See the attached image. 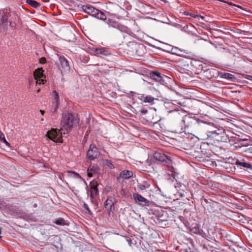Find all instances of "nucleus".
<instances>
[{"label":"nucleus","mask_w":252,"mask_h":252,"mask_svg":"<svg viewBox=\"0 0 252 252\" xmlns=\"http://www.w3.org/2000/svg\"><path fill=\"white\" fill-rule=\"evenodd\" d=\"M154 158L155 159L162 162L164 165L167 168L168 174L170 176V179L173 181L177 175L175 169L172 165V160L171 157L168 155L161 152H157L154 154Z\"/></svg>","instance_id":"obj_1"},{"label":"nucleus","mask_w":252,"mask_h":252,"mask_svg":"<svg viewBox=\"0 0 252 252\" xmlns=\"http://www.w3.org/2000/svg\"><path fill=\"white\" fill-rule=\"evenodd\" d=\"M184 114L183 112V115ZM183 123V130L189 133L190 132H195L197 131L201 124L204 123L202 121H199L195 117H191L188 115H183V119L182 120Z\"/></svg>","instance_id":"obj_2"},{"label":"nucleus","mask_w":252,"mask_h":252,"mask_svg":"<svg viewBox=\"0 0 252 252\" xmlns=\"http://www.w3.org/2000/svg\"><path fill=\"white\" fill-rule=\"evenodd\" d=\"M140 112L142 118L146 121L148 124H155L159 121L156 110L152 108L148 110L142 109L140 110Z\"/></svg>","instance_id":"obj_3"},{"label":"nucleus","mask_w":252,"mask_h":252,"mask_svg":"<svg viewBox=\"0 0 252 252\" xmlns=\"http://www.w3.org/2000/svg\"><path fill=\"white\" fill-rule=\"evenodd\" d=\"M74 123V118L72 114L69 113H63L61 123V130L64 129L66 132H68L72 128Z\"/></svg>","instance_id":"obj_4"},{"label":"nucleus","mask_w":252,"mask_h":252,"mask_svg":"<svg viewBox=\"0 0 252 252\" xmlns=\"http://www.w3.org/2000/svg\"><path fill=\"white\" fill-rule=\"evenodd\" d=\"M62 131L61 129L52 128L47 132L46 136L56 142H62Z\"/></svg>","instance_id":"obj_5"},{"label":"nucleus","mask_w":252,"mask_h":252,"mask_svg":"<svg viewBox=\"0 0 252 252\" xmlns=\"http://www.w3.org/2000/svg\"><path fill=\"white\" fill-rule=\"evenodd\" d=\"M106 23L108 24L109 27L117 29L120 31L126 33H128L129 32V29L127 27L121 25L118 21L112 18H108L107 19Z\"/></svg>","instance_id":"obj_6"},{"label":"nucleus","mask_w":252,"mask_h":252,"mask_svg":"<svg viewBox=\"0 0 252 252\" xmlns=\"http://www.w3.org/2000/svg\"><path fill=\"white\" fill-rule=\"evenodd\" d=\"M133 198L136 204L142 206H149L150 202L141 195L134 193L133 194Z\"/></svg>","instance_id":"obj_7"},{"label":"nucleus","mask_w":252,"mask_h":252,"mask_svg":"<svg viewBox=\"0 0 252 252\" xmlns=\"http://www.w3.org/2000/svg\"><path fill=\"white\" fill-rule=\"evenodd\" d=\"M60 65L62 73L68 72L70 71L69 63L67 59L63 56L58 55Z\"/></svg>","instance_id":"obj_8"},{"label":"nucleus","mask_w":252,"mask_h":252,"mask_svg":"<svg viewBox=\"0 0 252 252\" xmlns=\"http://www.w3.org/2000/svg\"><path fill=\"white\" fill-rule=\"evenodd\" d=\"M98 156L99 152L97 148L94 145L91 144L87 153L88 158L90 160H93L97 158Z\"/></svg>","instance_id":"obj_9"},{"label":"nucleus","mask_w":252,"mask_h":252,"mask_svg":"<svg viewBox=\"0 0 252 252\" xmlns=\"http://www.w3.org/2000/svg\"><path fill=\"white\" fill-rule=\"evenodd\" d=\"M219 134L215 131L210 133V134H208L207 140L208 144H216L219 141Z\"/></svg>","instance_id":"obj_10"},{"label":"nucleus","mask_w":252,"mask_h":252,"mask_svg":"<svg viewBox=\"0 0 252 252\" xmlns=\"http://www.w3.org/2000/svg\"><path fill=\"white\" fill-rule=\"evenodd\" d=\"M97 183L95 181H92L90 183V196L93 198L98 194Z\"/></svg>","instance_id":"obj_11"},{"label":"nucleus","mask_w":252,"mask_h":252,"mask_svg":"<svg viewBox=\"0 0 252 252\" xmlns=\"http://www.w3.org/2000/svg\"><path fill=\"white\" fill-rule=\"evenodd\" d=\"M82 8L85 12L94 17L98 10L91 5H83Z\"/></svg>","instance_id":"obj_12"},{"label":"nucleus","mask_w":252,"mask_h":252,"mask_svg":"<svg viewBox=\"0 0 252 252\" xmlns=\"http://www.w3.org/2000/svg\"><path fill=\"white\" fill-rule=\"evenodd\" d=\"M171 51L172 54L182 57H186V55L189 54V53L186 50L181 49L177 47H172L171 49Z\"/></svg>","instance_id":"obj_13"},{"label":"nucleus","mask_w":252,"mask_h":252,"mask_svg":"<svg viewBox=\"0 0 252 252\" xmlns=\"http://www.w3.org/2000/svg\"><path fill=\"white\" fill-rule=\"evenodd\" d=\"M151 77L155 81L163 83L164 82V79L163 77L161 76L160 73L158 71H153L150 74Z\"/></svg>","instance_id":"obj_14"},{"label":"nucleus","mask_w":252,"mask_h":252,"mask_svg":"<svg viewBox=\"0 0 252 252\" xmlns=\"http://www.w3.org/2000/svg\"><path fill=\"white\" fill-rule=\"evenodd\" d=\"M139 99L143 102L149 103L151 104L154 103L155 98L151 95L142 94L139 97Z\"/></svg>","instance_id":"obj_15"},{"label":"nucleus","mask_w":252,"mask_h":252,"mask_svg":"<svg viewBox=\"0 0 252 252\" xmlns=\"http://www.w3.org/2000/svg\"><path fill=\"white\" fill-rule=\"evenodd\" d=\"M99 168L96 165H91L87 170V175L88 177H92L93 174L98 172Z\"/></svg>","instance_id":"obj_16"},{"label":"nucleus","mask_w":252,"mask_h":252,"mask_svg":"<svg viewBox=\"0 0 252 252\" xmlns=\"http://www.w3.org/2000/svg\"><path fill=\"white\" fill-rule=\"evenodd\" d=\"M43 70L42 68H38L36 69L33 72V76L35 79L39 78H43L44 76Z\"/></svg>","instance_id":"obj_17"},{"label":"nucleus","mask_w":252,"mask_h":252,"mask_svg":"<svg viewBox=\"0 0 252 252\" xmlns=\"http://www.w3.org/2000/svg\"><path fill=\"white\" fill-rule=\"evenodd\" d=\"M133 175L131 171L129 170H124L120 173V176L123 179H129Z\"/></svg>","instance_id":"obj_18"},{"label":"nucleus","mask_w":252,"mask_h":252,"mask_svg":"<svg viewBox=\"0 0 252 252\" xmlns=\"http://www.w3.org/2000/svg\"><path fill=\"white\" fill-rule=\"evenodd\" d=\"M10 16V14L9 12H8L7 11L4 12L3 15L0 18V23H8V20Z\"/></svg>","instance_id":"obj_19"},{"label":"nucleus","mask_w":252,"mask_h":252,"mask_svg":"<svg viewBox=\"0 0 252 252\" xmlns=\"http://www.w3.org/2000/svg\"><path fill=\"white\" fill-rule=\"evenodd\" d=\"M150 187V184L147 181H144L142 184L138 183L137 188L140 190H143Z\"/></svg>","instance_id":"obj_20"},{"label":"nucleus","mask_w":252,"mask_h":252,"mask_svg":"<svg viewBox=\"0 0 252 252\" xmlns=\"http://www.w3.org/2000/svg\"><path fill=\"white\" fill-rule=\"evenodd\" d=\"M104 206L107 210H111L112 207L114 206V202L111 198H107L104 202Z\"/></svg>","instance_id":"obj_21"},{"label":"nucleus","mask_w":252,"mask_h":252,"mask_svg":"<svg viewBox=\"0 0 252 252\" xmlns=\"http://www.w3.org/2000/svg\"><path fill=\"white\" fill-rule=\"evenodd\" d=\"M190 231L191 233L199 235H202L203 232V231L199 228L198 224H196L194 226L191 228Z\"/></svg>","instance_id":"obj_22"},{"label":"nucleus","mask_w":252,"mask_h":252,"mask_svg":"<svg viewBox=\"0 0 252 252\" xmlns=\"http://www.w3.org/2000/svg\"><path fill=\"white\" fill-rule=\"evenodd\" d=\"M235 164L247 169H252V165L247 162L237 160Z\"/></svg>","instance_id":"obj_23"},{"label":"nucleus","mask_w":252,"mask_h":252,"mask_svg":"<svg viewBox=\"0 0 252 252\" xmlns=\"http://www.w3.org/2000/svg\"><path fill=\"white\" fill-rule=\"evenodd\" d=\"M8 29V23H0V32L6 34Z\"/></svg>","instance_id":"obj_24"},{"label":"nucleus","mask_w":252,"mask_h":252,"mask_svg":"<svg viewBox=\"0 0 252 252\" xmlns=\"http://www.w3.org/2000/svg\"><path fill=\"white\" fill-rule=\"evenodd\" d=\"M95 17L103 21L107 20V19L105 14L99 10H98Z\"/></svg>","instance_id":"obj_25"},{"label":"nucleus","mask_w":252,"mask_h":252,"mask_svg":"<svg viewBox=\"0 0 252 252\" xmlns=\"http://www.w3.org/2000/svg\"><path fill=\"white\" fill-rule=\"evenodd\" d=\"M66 174L67 176L69 177L81 179V177L79 174L73 171H67Z\"/></svg>","instance_id":"obj_26"},{"label":"nucleus","mask_w":252,"mask_h":252,"mask_svg":"<svg viewBox=\"0 0 252 252\" xmlns=\"http://www.w3.org/2000/svg\"><path fill=\"white\" fill-rule=\"evenodd\" d=\"M55 223L58 225H68V223L63 218H59L55 221Z\"/></svg>","instance_id":"obj_27"},{"label":"nucleus","mask_w":252,"mask_h":252,"mask_svg":"<svg viewBox=\"0 0 252 252\" xmlns=\"http://www.w3.org/2000/svg\"><path fill=\"white\" fill-rule=\"evenodd\" d=\"M26 2L33 8H36L40 5L39 3L34 0H27Z\"/></svg>","instance_id":"obj_28"},{"label":"nucleus","mask_w":252,"mask_h":252,"mask_svg":"<svg viewBox=\"0 0 252 252\" xmlns=\"http://www.w3.org/2000/svg\"><path fill=\"white\" fill-rule=\"evenodd\" d=\"M53 93L54 94V97H55V99L56 101V107L54 109V112H55L57 109L58 108V107H59V105L60 104L59 103V94H58V93L56 91H54L53 92Z\"/></svg>","instance_id":"obj_29"},{"label":"nucleus","mask_w":252,"mask_h":252,"mask_svg":"<svg viewBox=\"0 0 252 252\" xmlns=\"http://www.w3.org/2000/svg\"><path fill=\"white\" fill-rule=\"evenodd\" d=\"M221 77L228 80H232L235 78L234 76L229 73H223L221 75Z\"/></svg>","instance_id":"obj_30"},{"label":"nucleus","mask_w":252,"mask_h":252,"mask_svg":"<svg viewBox=\"0 0 252 252\" xmlns=\"http://www.w3.org/2000/svg\"><path fill=\"white\" fill-rule=\"evenodd\" d=\"M0 139L1 140L2 142L4 143L6 145H7V146L10 145V144L5 139L4 134L1 131H0Z\"/></svg>","instance_id":"obj_31"},{"label":"nucleus","mask_w":252,"mask_h":252,"mask_svg":"<svg viewBox=\"0 0 252 252\" xmlns=\"http://www.w3.org/2000/svg\"><path fill=\"white\" fill-rule=\"evenodd\" d=\"M36 80V84H44L46 82V80L42 79V78H39L38 79H35Z\"/></svg>","instance_id":"obj_32"},{"label":"nucleus","mask_w":252,"mask_h":252,"mask_svg":"<svg viewBox=\"0 0 252 252\" xmlns=\"http://www.w3.org/2000/svg\"><path fill=\"white\" fill-rule=\"evenodd\" d=\"M94 51L98 54H102L104 52L103 49L102 48H95Z\"/></svg>","instance_id":"obj_33"},{"label":"nucleus","mask_w":252,"mask_h":252,"mask_svg":"<svg viewBox=\"0 0 252 252\" xmlns=\"http://www.w3.org/2000/svg\"><path fill=\"white\" fill-rule=\"evenodd\" d=\"M106 165L111 169L114 168V165L108 160H106Z\"/></svg>","instance_id":"obj_34"},{"label":"nucleus","mask_w":252,"mask_h":252,"mask_svg":"<svg viewBox=\"0 0 252 252\" xmlns=\"http://www.w3.org/2000/svg\"><path fill=\"white\" fill-rule=\"evenodd\" d=\"M46 62V59L45 58H41L39 60V63H41V64H44Z\"/></svg>","instance_id":"obj_35"},{"label":"nucleus","mask_w":252,"mask_h":252,"mask_svg":"<svg viewBox=\"0 0 252 252\" xmlns=\"http://www.w3.org/2000/svg\"><path fill=\"white\" fill-rule=\"evenodd\" d=\"M187 15H190V16H191L192 17H194V18H196L197 17H198V15H195L194 14H192V13H190L189 14V13H188V14H187Z\"/></svg>","instance_id":"obj_36"},{"label":"nucleus","mask_w":252,"mask_h":252,"mask_svg":"<svg viewBox=\"0 0 252 252\" xmlns=\"http://www.w3.org/2000/svg\"><path fill=\"white\" fill-rule=\"evenodd\" d=\"M245 78H246L247 79H249L250 80H252V76L249 75H246V77H245Z\"/></svg>","instance_id":"obj_37"},{"label":"nucleus","mask_w":252,"mask_h":252,"mask_svg":"<svg viewBox=\"0 0 252 252\" xmlns=\"http://www.w3.org/2000/svg\"><path fill=\"white\" fill-rule=\"evenodd\" d=\"M84 206H85V208L90 212V210L89 207H88V205L86 204H85Z\"/></svg>","instance_id":"obj_38"},{"label":"nucleus","mask_w":252,"mask_h":252,"mask_svg":"<svg viewBox=\"0 0 252 252\" xmlns=\"http://www.w3.org/2000/svg\"><path fill=\"white\" fill-rule=\"evenodd\" d=\"M40 113H41L42 115H43L44 114V113H45V111H44V110H40Z\"/></svg>","instance_id":"obj_39"},{"label":"nucleus","mask_w":252,"mask_h":252,"mask_svg":"<svg viewBox=\"0 0 252 252\" xmlns=\"http://www.w3.org/2000/svg\"><path fill=\"white\" fill-rule=\"evenodd\" d=\"M175 112H176L177 116H180V113L178 111H175Z\"/></svg>","instance_id":"obj_40"},{"label":"nucleus","mask_w":252,"mask_h":252,"mask_svg":"<svg viewBox=\"0 0 252 252\" xmlns=\"http://www.w3.org/2000/svg\"><path fill=\"white\" fill-rule=\"evenodd\" d=\"M9 26L11 27H14L11 22H9Z\"/></svg>","instance_id":"obj_41"}]
</instances>
